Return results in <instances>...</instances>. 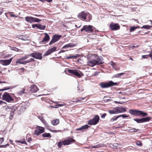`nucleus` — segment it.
<instances>
[{"label":"nucleus","mask_w":152,"mask_h":152,"mask_svg":"<svg viewBox=\"0 0 152 152\" xmlns=\"http://www.w3.org/2000/svg\"><path fill=\"white\" fill-rule=\"evenodd\" d=\"M29 56L31 57L30 54L24 56L23 57L19 59H18L16 61V63L20 64L26 65L27 63H29L32 61H35V60L32 58H31L29 59L26 61H22L23 60H25L27 59L29 57Z\"/></svg>","instance_id":"nucleus-1"},{"label":"nucleus","mask_w":152,"mask_h":152,"mask_svg":"<svg viewBox=\"0 0 152 152\" xmlns=\"http://www.w3.org/2000/svg\"><path fill=\"white\" fill-rule=\"evenodd\" d=\"M117 83H114L112 81H110L108 82L101 83L100 84L101 87L102 88H107L116 85Z\"/></svg>","instance_id":"nucleus-2"},{"label":"nucleus","mask_w":152,"mask_h":152,"mask_svg":"<svg viewBox=\"0 0 152 152\" xmlns=\"http://www.w3.org/2000/svg\"><path fill=\"white\" fill-rule=\"evenodd\" d=\"M92 56L94 59L96 61L97 65H99L104 63V62L103 61V58L101 56H98L96 54H92Z\"/></svg>","instance_id":"nucleus-3"},{"label":"nucleus","mask_w":152,"mask_h":152,"mask_svg":"<svg viewBox=\"0 0 152 152\" xmlns=\"http://www.w3.org/2000/svg\"><path fill=\"white\" fill-rule=\"evenodd\" d=\"M99 116L96 115L93 119L88 121V124L90 125H95L99 122Z\"/></svg>","instance_id":"nucleus-4"},{"label":"nucleus","mask_w":152,"mask_h":152,"mask_svg":"<svg viewBox=\"0 0 152 152\" xmlns=\"http://www.w3.org/2000/svg\"><path fill=\"white\" fill-rule=\"evenodd\" d=\"M2 99L9 102L14 100L9 93L7 92H5L3 95Z\"/></svg>","instance_id":"nucleus-5"},{"label":"nucleus","mask_w":152,"mask_h":152,"mask_svg":"<svg viewBox=\"0 0 152 152\" xmlns=\"http://www.w3.org/2000/svg\"><path fill=\"white\" fill-rule=\"evenodd\" d=\"M93 26L91 25L84 26L83 28L81 29V32L84 31L85 32L88 33L92 32L94 30Z\"/></svg>","instance_id":"nucleus-6"},{"label":"nucleus","mask_w":152,"mask_h":152,"mask_svg":"<svg viewBox=\"0 0 152 152\" xmlns=\"http://www.w3.org/2000/svg\"><path fill=\"white\" fill-rule=\"evenodd\" d=\"M36 129L34 131V134L38 136L44 132V129L43 127L37 126L36 127Z\"/></svg>","instance_id":"nucleus-7"},{"label":"nucleus","mask_w":152,"mask_h":152,"mask_svg":"<svg viewBox=\"0 0 152 152\" xmlns=\"http://www.w3.org/2000/svg\"><path fill=\"white\" fill-rule=\"evenodd\" d=\"M42 54L38 52H35L30 54L31 57L37 59L41 60L42 58Z\"/></svg>","instance_id":"nucleus-8"},{"label":"nucleus","mask_w":152,"mask_h":152,"mask_svg":"<svg viewBox=\"0 0 152 152\" xmlns=\"http://www.w3.org/2000/svg\"><path fill=\"white\" fill-rule=\"evenodd\" d=\"M87 64L89 66L93 67L95 65H97L96 61L91 56V58L89 59L88 61L87 62Z\"/></svg>","instance_id":"nucleus-9"},{"label":"nucleus","mask_w":152,"mask_h":152,"mask_svg":"<svg viewBox=\"0 0 152 152\" xmlns=\"http://www.w3.org/2000/svg\"><path fill=\"white\" fill-rule=\"evenodd\" d=\"M110 27L112 30H117L120 29V26L118 24L111 23L110 25Z\"/></svg>","instance_id":"nucleus-10"},{"label":"nucleus","mask_w":152,"mask_h":152,"mask_svg":"<svg viewBox=\"0 0 152 152\" xmlns=\"http://www.w3.org/2000/svg\"><path fill=\"white\" fill-rule=\"evenodd\" d=\"M61 36L58 35H54L53 36L52 39L50 41L49 43V45H50L53 44L57 42L60 39Z\"/></svg>","instance_id":"nucleus-11"},{"label":"nucleus","mask_w":152,"mask_h":152,"mask_svg":"<svg viewBox=\"0 0 152 152\" xmlns=\"http://www.w3.org/2000/svg\"><path fill=\"white\" fill-rule=\"evenodd\" d=\"M45 37L43 38L42 40L39 42L40 44H45L46 42L49 41L50 39V37L49 35L47 33H45Z\"/></svg>","instance_id":"nucleus-12"},{"label":"nucleus","mask_w":152,"mask_h":152,"mask_svg":"<svg viewBox=\"0 0 152 152\" xmlns=\"http://www.w3.org/2000/svg\"><path fill=\"white\" fill-rule=\"evenodd\" d=\"M87 15V14L86 12L83 11L78 14L77 17L79 19L86 20Z\"/></svg>","instance_id":"nucleus-13"},{"label":"nucleus","mask_w":152,"mask_h":152,"mask_svg":"<svg viewBox=\"0 0 152 152\" xmlns=\"http://www.w3.org/2000/svg\"><path fill=\"white\" fill-rule=\"evenodd\" d=\"M29 104L28 102H23L22 103V105L20 106V111L23 112L29 106Z\"/></svg>","instance_id":"nucleus-14"},{"label":"nucleus","mask_w":152,"mask_h":152,"mask_svg":"<svg viewBox=\"0 0 152 152\" xmlns=\"http://www.w3.org/2000/svg\"><path fill=\"white\" fill-rule=\"evenodd\" d=\"M12 58H11L10 59L6 60H0V63L1 64L5 66H7L10 64L12 61Z\"/></svg>","instance_id":"nucleus-15"},{"label":"nucleus","mask_w":152,"mask_h":152,"mask_svg":"<svg viewBox=\"0 0 152 152\" xmlns=\"http://www.w3.org/2000/svg\"><path fill=\"white\" fill-rule=\"evenodd\" d=\"M75 140L70 138H67L66 140L63 141L64 145H68L71 144L72 142H74Z\"/></svg>","instance_id":"nucleus-16"},{"label":"nucleus","mask_w":152,"mask_h":152,"mask_svg":"<svg viewBox=\"0 0 152 152\" xmlns=\"http://www.w3.org/2000/svg\"><path fill=\"white\" fill-rule=\"evenodd\" d=\"M67 71L69 73L72 74L79 77H80L81 76L80 74L77 70H71L69 69Z\"/></svg>","instance_id":"nucleus-17"},{"label":"nucleus","mask_w":152,"mask_h":152,"mask_svg":"<svg viewBox=\"0 0 152 152\" xmlns=\"http://www.w3.org/2000/svg\"><path fill=\"white\" fill-rule=\"evenodd\" d=\"M30 88L31 89L29 91V93H35L39 90L38 88L35 85L31 86Z\"/></svg>","instance_id":"nucleus-18"},{"label":"nucleus","mask_w":152,"mask_h":152,"mask_svg":"<svg viewBox=\"0 0 152 152\" xmlns=\"http://www.w3.org/2000/svg\"><path fill=\"white\" fill-rule=\"evenodd\" d=\"M56 47H53V48L49 49L48 51L46 52L44 54V55L47 56L53 52L56 51Z\"/></svg>","instance_id":"nucleus-19"},{"label":"nucleus","mask_w":152,"mask_h":152,"mask_svg":"<svg viewBox=\"0 0 152 152\" xmlns=\"http://www.w3.org/2000/svg\"><path fill=\"white\" fill-rule=\"evenodd\" d=\"M148 115L147 113L144 112L143 111L139 110L137 116L144 117L147 116Z\"/></svg>","instance_id":"nucleus-20"},{"label":"nucleus","mask_w":152,"mask_h":152,"mask_svg":"<svg viewBox=\"0 0 152 152\" xmlns=\"http://www.w3.org/2000/svg\"><path fill=\"white\" fill-rule=\"evenodd\" d=\"M116 110L117 114L125 112L126 111V109L123 107H118L116 108Z\"/></svg>","instance_id":"nucleus-21"},{"label":"nucleus","mask_w":152,"mask_h":152,"mask_svg":"<svg viewBox=\"0 0 152 152\" xmlns=\"http://www.w3.org/2000/svg\"><path fill=\"white\" fill-rule=\"evenodd\" d=\"M89 127H90V126H89L87 124H86L80 128L76 129V130L83 131V130L84 129H88Z\"/></svg>","instance_id":"nucleus-22"},{"label":"nucleus","mask_w":152,"mask_h":152,"mask_svg":"<svg viewBox=\"0 0 152 152\" xmlns=\"http://www.w3.org/2000/svg\"><path fill=\"white\" fill-rule=\"evenodd\" d=\"M25 20L28 22L31 23L34 22V18L31 17L27 16L25 17Z\"/></svg>","instance_id":"nucleus-23"},{"label":"nucleus","mask_w":152,"mask_h":152,"mask_svg":"<svg viewBox=\"0 0 152 152\" xmlns=\"http://www.w3.org/2000/svg\"><path fill=\"white\" fill-rule=\"evenodd\" d=\"M138 111L139 110H130L129 112L132 115H135L137 116Z\"/></svg>","instance_id":"nucleus-24"},{"label":"nucleus","mask_w":152,"mask_h":152,"mask_svg":"<svg viewBox=\"0 0 152 152\" xmlns=\"http://www.w3.org/2000/svg\"><path fill=\"white\" fill-rule=\"evenodd\" d=\"M79 56V55L78 54H76L75 56H66L65 57V58L66 59H71V58H76L77 57H78Z\"/></svg>","instance_id":"nucleus-25"},{"label":"nucleus","mask_w":152,"mask_h":152,"mask_svg":"<svg viewBox=\"0 0 152 152\" xmlns=\"http://www.w3.org/2000/svg\"><path fill=\"white\" fill-rule=\"evenodd\" d=\"M74 46V45L72 43H69L68 44L66 45H64L63 48H62V49L63 48H67L69 47H72Z\"/></svg>","instance_id":"nucleus-26"},{"label":"nucleus","mask_w":152,"mask_h":152,"mask_svg":"<svg viewBox=\"0 0 152 152\" xmlns=\"http://www.w3.org/2000/svg\"><path fill=\"white\" fill-rule=\"evenodd\" d=\"M59 123V119H56L53 120L52 122V124L53 125H56Z\"/></svg>","instance_id":"nucleus-27"},{"label":"nucleus","mask_w":152,"mask_h":152,"mask_svg":"<svg viewBox=\"0 0 152 152\" xmlns=\"http://www.w3.org/2000/svg\"><path fill=\"white\" fill-rule=\"evenodd\" d=\"M42 136L44 137H51V135L50 133H45L42 134Z\"/></svg>","instance_id":"nucleus-28"},{"label":"nucleus","mask_w":152,"mask_h":152,"mask_svg":"<svg viewBox=\"0 0 152 152\" xmlns=\"http://www.w3.org/2000/svg\"><path fill=\"white\" fill-rule=\"evenodd\" d=\"M38 118L45 124L47 125V124L45 120L41 116H39Z\"/></svg>","instance_id":"nucleus-29"},{"label":"nucleus","mask_w":152,"mask_h":152,"mask_svg":"<svg viewBox=\"0 0 152 152\" xmlns=\"http://www.w3.org/2000/svg\"><path fill=\"white\" fill-rule=\"evenodd\" d=\"M142 119L143 123L148 121L151 119V118L149 117L142 118Z\"/></svg>","instance_id":"nucleus-30"},{"label":"nucleus","mask_w":152,"mask_h":152,"mask_svg":"<svg viewBox=\"0 0 152 152\" xmlns=\"http://www.w3.org/2000/svg\"><path fill=\"white\" fill-rule=\"evenodd\" d=\"M25 87H24V88H22L21 90L20 91L18 92L17 93L19 95H21L24 93H25L24 91L25 90Z\"/></svg>","instance_id":"nucleus-31"},{"label":"nucleus","mask_w":152,"mask_h":152,"mask_svg":"<svg viewBox=\"0 0 152 152\" xmlns=\"http://www.w3.org/2000/svg\"><path fill=\"white\" fill-rule=\"evenodd\" d=\"M142 118L138 119L137 118H134L133 119V120L136 121L137 123H142Z\"/></svg>","instance_id":"nucleus-32"},{"label":"nucleus","mask_w":152,"mask_h":152,"mask_svg":"<svg viewBox=\"0 0 152 152\" xmlns=\"http://www.w3.org/2000/svg\"><path fill=\"white\" fill-rule=\"evenodd\" d=\"M22 144H26V142L25 140V138L21 140H18L16 141Z\"/></svg>","instance_id":"nucleus-33"},{"label":"nucleus","mask_w":152,"mask_h":152,"mask_svg":"<svg viewBox=\"0 0 152 152\" xmlns=\"http://www.w3.org/2000/svg\"><path fill=\"white\" fill-rule=\"evenodd\" d=\"M19 38L23 40H26L27 39V38L24 35L20 36Z\"/></svg>","instance_id":"nucleus-34"},{"label":"nucleus","mask_w":152,"mask_h":152,"mask_svg":"<svg viewBox=\"0 0 152 152\" xmlns=\"http://www.w3.org/2000/svg\"><path fill=\"white\" fill-rule=\"evenodd\" d=\"M108 113L110 114H117L116 110H109Z\"/></svg>","instance_id":"nucleus-35"},{"label":"nucleus","mask_w":152,"mask_h":152,"mask_svg":"<svg viewBox=\"0 0 152 152\" xmlns=\"http://www.w3.org/2000/svg\"><path fill=\"white\" fill-rule=\"evenodd\" d=\"M119 118V115L116 117L115 116H114L112 118L110 119V121L111 122H112L116 120L117 119Z\"/></svg>","instance_id":"nucleus-36"},{"label":"nucleus","mask_w":152,"mask_h":152,"mask_svg":"<svg viewBox=\"0 0 152 152\" xmlns=\"http://www.w3.org/2000/svg\"><path fill=\"white\" fill-rule=\"evenodd\" d=\"M46 28V26L45 25L43 26L40 24L39 25V29L40 30H45Z\"/></svg>","instance_id":"nucleus-37"},{"label":"nucleus","mask_w":152,"mask_h":152,"mask_svg":"<svg viewBox=\"0 0 152 152\" xmlns=\"http://www.w3.org/2000/svg\"><path fill=\"white\" fill-rule=\"evenodd\" d=\"M102 146L101 145L97 144L94 146L91 145L90 146L92 148H98L101 147Z\"/></svg>","instance_id":"nucleus-38"},{"label":"nucleus","mask_w":152,"mask_h":152,"mask_svg":"<svg viewBox=\"0 0 152 152\" xmlns=\"http://www.w3.org/2000/svg\"><path fill=\"white\" fill-rule=\"evenodd\" d=\"M118 145V144L117 143H114L113 144H110V146L112 148H116Z\"/></svg>","instance_id":"nucleus-39"},{"label":"nucleus","mask_w":152,"mask_h":152,"mask_svg":"<svg viewBox=\"0 0 152 152\" xmlns=\"http://www.w3.org/2000/svg\"><path fill=\"white\" fill-rule=\"evenodd\" d=\"M124 74L123 73H118L115 75L114 76L115 77H120L121 75Z\"/></svg>","instance_id":"nucleus-40"},{"label":"nucleus","mask_w":152,"mask_h":152,"mask_svg":"<svg viewBox=\"0 0 152 152\" xmlns=\"http://www.w3.org/2000/svg\"><path fill=\"white\" fill-rule=\"evenodd\" d=\"M138 129H137L134 128H132L129 129V131L131 132H137L138 131Z\"/></svg>","instance_id":"nucleus-41"},{"label":"nucleus","mask_w":152,"mask_h":152,"mask_svg":"<svg viewBox=\"0 0 152 152\" xmlns=\"http://www.w3.org/2000/svg\"><path fill=\"white\" fill-rule=\"evenodd\" d=\"M63 145H64L63 141H60L58 142L57 144V146L59 148H60Z\"/></svg>","instance_id":"nucleus-42"},{"label":"nucleus","mask_w":152,"mask_h":152,"mask_svg":"<svg viewBox=\"0 0 152 152\" xmlns=\"http://www.w3.org/2000/svg\"><path fill=\"white\" fill-rule=\"evenodd\" d=\"M136 144L139 146H142V142L139 141H137L136 142Z\"/></svg>","instance_id":"nucleus-43"},{"label":"nucleus","mask_w":152,"mask_h":152,"mask_svg":"<svg viewBox=\"0 0 152 152\" xmlns=\"http://www.w3.org/2000/svg\"><path fill=\"white\" fill-rule=\"evenodd\" d=\"M152 27V26H151L149 25H145L143 26L142 27L143 28H145L146 29H149L151 27Z\"/></svg>","instance_id":"nucleus-44"},{"label":"nucleus","mask_w":152,"mask_h":152,"mask_svg":"<svg viewBox=\"0 0 152 152\" xmlns=\"http://www.w3.org/2000/svg\"><path fill=\"white\" fill-rule=\"evenodd\" d=\"M11 88H12L10 87H6L5 88H3L2 89H0V91H5L7 90L10 89Z\"/></svg>","instance_id":"nucleus-45"},{"label":"nucleus","mask_w":152,"mask_h":152,"mask_svg":"<svg viewBox=\"0 0 152 152\" xmlns=\"http://www.w3.org/2000/svg\"><path fill=\"white\" fill-rule=\"evenodd\" d=\"M39 24H33L32 25V26L33 28H37L39 29Z\"/></svg>","instance_id":"nucleus-46"},{"label":"nucleus","mask_w":152,"mask_h":152,"mask_svg":"<svg viewBox=\"0 0 152 152\" xmlns=\"http://www.w3.org/2000/svg\"><path fill=\"white\" fill-rule=\"evenodd\" d=\"M137 28V27H132L130 28V32H132L134 31L136 28Z\"/></svg>","instance_id":"nucleus-47"},{"label":"nucleus","mask_w":152,"mask_h":152,"mask_svg":"<svg viewBox=\"0 0 152 152\" xmlns=\"http://www.w3.org/2000/svg\"><path fill=\"white\" fill-rule=\"evenodd\" d=\"M40 21H41V20H40L39 19L37 18H34V22H39Z\"/></svg>","instance_id":"nucleus-48"},{"label":"nucleus","mask_w":152,"mask_h":152,"mask_svg":"<svg viewBox=\"0 0 152 152\" xmlns=\"http://www.w3.org/2000/svg\"><path fill=\"white\" fill-rule=\"evenodd\" d=\"M11 50H14L15 51H19L20 50H19L18 49L16 48L15 47H12L11 49Z\"/></svg>","instance_id":"nucleus-49"},{"label":"nucleus","mask_w":152,"mask_h":152,"mask_svg":"<svg viewBox=\"0 0 152 152\" xmlns=\"http://www.w3.org/2000/svg\"><path fill=\"white\" fill-rule=\"evenodd\" d=\"M119 117H122L123 118H125L128 117V116L125 115V114H123L119 115Z\"/></svg>","instance_id":"nucleus-50"},{"label":"nucleus","mask_w":152,"mask_h":152,"mask_svg":"<svg viewBox=\"0 0 152 152\" xmlns=\"http://www.w3.org/2000/svg\"><path fill=\"white\" fill-rule=\"evenodd\" d=\"M149 56L148 55H143L142 56V58H148V57Z\"/></svg>","instance_id":"nucleus-51"},{"label":"nucleus","mask_w":152,"mask_h":152,"mask_svg":"<svg viewBox=\"0 0 152 152\" xmlns=\"http://www.w3.org/2000/svg\"><path fill=\"white\" fill-rule=\"evenodd\" d=\"M4 141V138L3 137L0 138V144H1Z\"/></svg>","instance_id":"nucleus-52"},{"label":"nucleus","mask_w":152,"mask_h":152,"mask_svg":"<svg viewBox=\"0 0 152 152\" xmlns=\"http://www.w3.org/2000/svg\"><path fill=\"white\" fill-rule=\"evenodd\" d=\"M149 57H150L152 60V50L150 52V54L148 55Z\"/></svg>","instance_id":"nucleus-53"},{"label":"nucleus","mask_w":152,"mask_h":152,"mask_svg":"<svg viewBox=\"0 0 152 152\" xmlns=\"http://www.w3.org/2000/svg\"><path fill=\"white\" fill-rule=\"evenodd\" d=\"M10 16L12 17H18V15H15L14 14H10Z\"/></svg>","instance_id":"nucleus-54"},{"label":"nucleus","mask_w":152,"mask_h":152,"mask_svg":"<svg viewBox=\"0 0 152 152\" xmlns=\"http://www.w3.org/2000/svg\"><path fill=\"white\" fill-rule=\"evenodd\" d=\"M106 115V113H104L101 115V118H104Z\"/></svg>","instance_id":"nucleus-55"},{"label":"nucleus","mask_w":152,"mask_h":152,"mask_svg":"<svg viewBox=\"0 0 152 152\" xmlns=\"http://www.w3.org/2000/svg\"><path fill=\"white\" fill-rule=\"evenodd\" d=\"M13 114V112H11V115L10 116V119H12V114Z\"/></svg>","instance_id":"nucleus-56"},{"label":"nucleus","mask_w":152,"mask_h":152,"mask_svg":"<svg viewBox=\"0 0 152 152\" xmlns=\"http://www.w3.org/2000/svg\"><path fill=\"white\" fill-rule=\"evenodd\" d=\"M11 55L9 54L6 55L4 56V58H7L9 56H11Z\"/></svg>","instance_id":"nucleus-57"},{"label":"nucleus","mask_w":152,"mask_h":152,"mask_svg":"<svg viewBox=\"0 0 152 152\" xmlns=\"http://www.w3.org/2000/svg\"><path fill=\"white\" fill-rule=\"evenodd\" d=\"M31 141H32V139L31 137H30V138H28V139L27 142H29V143H30Z\"/></svg>","instance_id":"nucleus-58"},{"label":"nucleus","mask_w":152,"mask_h":152,"mask_svg":"<svg viewBox=\"0 0 152 152\" xmlns=\"http://www.w3.org/2000/svg\"><path fill=\"white\" fill-rule=\"evenodd\" d=\"M84 99V98H80L79 99H78L77 101H76V102H78V101H82Z\"/></svg>","instance_id":"nucleus-59"},{"label":"nucleus","mask_w":152,"mask_h":152,"mask_svg":"<svg viewBox=\"0 0 152 152\" xmlns=\"http://www.w3.org/2000/svg\"><path fill=\"white\" fill-rule=\"evenodd\" d=\"M7 145H8V144H6L5 145H0V147H1H1H5Z\"/></svg>","instance_id":"nucleus-60"},{"label":"nucleus","mask_w":152,"mask_h":152,"mask_svg":"<svg viewBox=\"0 0 152 152\" xmlns=\"http://www.w3.org/2000/svg\"><path fill=\"white\" fill-rule=\"evenodd\" d=\"M3 12V10L2 9H0V15Z\"/></svg>","instance_id":"nucleus-61"},{"label":"nucleus","mask_w":152,"mask_h":152,"mask_svg":"<svg viewBox=\"0 0 152 152\" xmlns=\"http://www.w3.org/2000/svg\"><path fill=\"white\" fill-rule=\"evenodd\" d=\"M51 132H59V130H52L51 131Z\"/></svg>","instance_id":"nucleus-62"},{"label":"nucleus","mask_w":152,"mask_h":152,"mask_svg":"<svg viewBox=\"0 0 152 152\" xmlns=\"http://www.w3.org/2000/svg\"><path fill=\"white\" fill-rule=\"evenodd\" d=\"M64 105V104H58L57 105V106H59V107H61V106H63Z\"/></svg>","instance_id":"nucleus-63"},{"label":"nucleus","mask_w":152,"mask_h":152,"mask_svg":"<svg viewBox=\"0 0 152 152\" xmlns=\"http://www.w3.org/2000/svg\"><path fill=\"white\" fill-rule=\"evenodd\" d=\"M111 65L112 66H113L115 64V63L113 62V61H111Z\"/></svg>","instance_id":"nucleus-64"}]
</instances>
